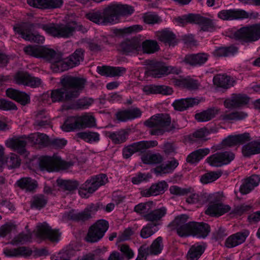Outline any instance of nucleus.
Wrapping results in <instances>:
<instances>
[{
	"label": "nucleus",
	"instance_id": "1",
	"mask_svg": "<svg viewBox=\"0 0 260 260\" xmlns=\"http://www.w3.org/2000/svg\"><path fill=\"white\" fill-rule=\"evenodd\" d=\"M25 53L37 58H42L51 63L54 72H62L78 66L83 61L84 50L77 49L69 57L62 59L61 54L53 49L42 46H28L24 48Z\"/></svg>",
	"mask_w": 260,
	"mask_h": 260
},
{
	"label": "nucleus",
	"instance_id": "2",
	"mask_svg": "<svg viewBox=\"0 0 260 260\" xmlns=\"http://www.w3.org/2000/svg\"><path fill=\"white\" fill-rule=\"evenodd\" d=\"M134 12V8L127 5L111 4L102 11L89 12L86 14V18L96 24L106 25L115 24L118 22L120 16L131 15Z\"/></svg>",
	"mask_w": 260,
	"mask_h": 260
},
{
	"label": "nucleus",
	"instance_id": "3",
	"mask_svg": "<svg viewBox=\"0 0 260 260\" xmlns=\"http://www.w3.org/2000/svg\"><path fill=\"white\" fill-rule=\"evenodd\" d=\"M62 88L52 90L50 98L53 102H63L77 98L83 90L85 79L71 76L60 80Z\"/></svg>",
	"mask_w": 260,
	"mask_h": 260
},
{
	"label": "nucleus",
	"instance_id": "4",
	"mask_svg": "<svg viewBox=\"0 0 260 260\" xmlns=\"http://www.w3.org/2000/svg\"><path fill=\"white\" fill-rule=\"evenodd\" d=\"M155 206L156 204L152 201L141 203L135 206L134 211L146 221L158 226L166 215L167 209L164 206L155 208Z\"/></svg>",
	"mask_w": 260,
	"mask_h": 260
},
{
	"label": "nucleus",
	"instance_id": "5",
	"mask_svg": "<svg viewBox=\"0 0 260 260\" xmlns=\"http://www.w3.org/2000/svg\"><path fill=\"white\" fill-rule=\"evenodd\" d=\"M37 26L41 27L47 34L57 38H68L72 36L75 31L82 30V26L78 25L75 22L67 24L47 23L39 24Z\"/></svg>",
	"mask_w": 260,
	"mask_h": 260
},
{
	"label": "nucleus",
	"instance_id": "6",
	"mask_svg": "<svg viewBox=\"0 0 260 260\" xmlns=\"http://www.w3.org/2000/svg\"><path fill=\"white\" fill-rule=\"evenodd\" d=\"M171 122V117L166 113L156 114L146 120L145 125L151 128L149 133L151 135L159 136L169 131Z\"/></svg>",
	"mask_w": 260,
	"mask_h": 260
},
{
	"label": "nucleus",
	"instance_id": "7",
	"mask_svg": "<svg viewBox=\"0 0 260 260\" xmlns=\"http://www.w3.org/2000/svg\"><path fill=\"white\" fill-rule=\"evenodd\" d=\"M222 192H218L210 194L208 198L209 205L205 213L212 217H219L229 212L231 207L222 203Z\"/></svg>",
	"mask_w": 260,
	"mask_h": 260
},
{
	"label": "nucleus",
	"instance_id": "8",
	"mask_svg": "<svg viewBox=\"0 0 260 260\" xmlns=\"http://www.w3.org/2000/svg\"><path fill=\"white\" fill-rule=\"evenodd\" d=\"M233 38L242 43H251L260 39V23L242 27L233 34Z\"/></svg>",
	"mask_w": 260,
	"mask_h": 260
},
{
	"label": "nucleus",
	"instance_id": "9",
	"mask_svg": "<svg viewBox=\"0 0 260 260\" xmlns=\"http://www.w3.org/2000/svg\"><path fill=\"white\" fill-rule=\"evenodd\" d=\"M39 24H45V23H23L14 27V31L20 34L21 37L26 41H31L37 43H43L45 41L44 36L38 34H33L31 31L36 29L41 28L37 26ZM46 24H47L46 23Z\"/></svg>",
	"mask_w": 260,
	"mask_h": 260
},
{
	"label": "nucleus",
	"instance_id": "10",
	"mask_svg": "<svg viewBox=\"0 0 260 260\" xmlns=\"http://www.w3.org/2000/svg\"><path fill=\"white\" fill-rule=\"evenodd\" d=\"M39 164L42 170H46L48 172L57 171L60 169L65 170L73 166L72 162L64 161L56 155L52 157L43 156L40 159Z\"/></svg>",
	"mask_w": 260,
	"mask_h": 260
},
{
	"label": "nucleus",
	"instance_id": "11",
	"mask_svg": "<svg viewBox=\"0 0 260 260\" xmlns=\"http://www.w3.org/2000/svg\"><path fill=\"white\" fill-rule=\"evenodd\" d=\"M109 228V223L104 219H100L91 225L85 237V240L90 243L100 241Z\"/></svg>",
	"mask_w": 260,
	"mask_h": 260
},
{
	"label": "nucleus",
	"instance_id": "12",
	"mask_svg": "<svg viewBox=\"0 0 260 260\" xmlns=\"http://www.w3.org/2000/svg\"><path fill=\"white\" fill-rule=\"evenodd\" d=\"M180 69L172 66H167L161 62H152L147 67L148 75L159 78L169 74H178Z\"/></svg>",
	"mask_w": 260,
	"mask_h": 260
},
{
	"label": "nucleus",
	"instance_id": "13",
	"mask_svg": "<svg viewBox=\"0 0 260 260\" xmlns=\"http://www.w3.org/2000/svg\"><path fill=\"white\" fill-rule=\"evenodd\" d=\"M188 217L185 214H181L176 217L169 224V226L176 231L181 237H188L191 235L192 222H187Z\"/></svg>",
	"mask_w": 260,
	"mask_h": 260
},
{
	"label": "nucleus",
	"instance_id": "14",
	"mask_svg": "<svg viewBox=\"0 0 260 260\" xmlns=\"http://www.w3.org/2000/svg\"><path fill=\"white\" fill-rule=\"evenodd\" d=\"M99 207L98 204H91L82 211L73 209L67 213V217L74 221L84 222L92 218L98 210Z\"/></svg>",
	"mask_w": 260,
	"mask_h": 260
},
{
	"label": "nucleus",
	"instance_id": "15",
	"mask_svg": "<svg viewBox=\"0 0 260 260\" xmlns=\"http://www.w3.org/2000/svg\"><path fill=\"white\" fill-rule=\"evenodd\" d=\"M235 158V154L230 151L219 152L208 157L206 161L214 167H220L229 164Z\"/></svg>",
	"mask_w": 260,
	"mask_h": 260
},
{
	"label": "nucleus",
	"instance_id": "16",
	"mask_svg": "<svg viewBox=\"0 0 260 260\" xmlns=\"http://www.w3.org/2000/svg\"><path fill=\"white\" fill-rule=\"evenodd\" d=\"M60 234L58 230L52 229L45 222L37 226L36 235L41 239H48L52 242H58Z\"/></svg>",
	"mask_w": 260,
	"mask_h": 260
},
{
	"label": "nucleus",
	"instance_id": "17",
	"mask_svg": "<svg viewBox=\"0 0 260 260\" xmlns=\"http://www.w3.org/2000/svg\"><path fill=\"white\" fill-rule=\"evenodd\" d=\"M118 50L126 55L137 54L141 50V43L135 38L126 39L119 45Z\"/></svg>",
	"mask_w": 260,
	"mask_h": 260
},
{
	"label": "nucleus",
	"instance_id": "18",
	"mask_svg": "<svg viewBox=\"0 0 260 260\" xmlns=\"http://www.w3.org/2000/svg\"><path fill=\"white\" fill-rule=\"evenodd\" d=\"M14 80L17 84L31 87H39L42 83V81L40 78L32 76L27 72L17 73L15 75Z\"/></svg>",
	"mask_w": 260,
	"mask_h": 260
},
{
	"label": "nucleus",
	"instance_id": "19",
	"mask_svg": "<svg viewBox=\"0 0 260 260\" xmlns=\"http://www.w3.org/2000/svg\"><path fill=\"white\" fill-rule=\"evenodd\" d=\"M27 143H28L27 137L24 136V137L9 139L6 141V145L8 148L19 154L26 156L27 154L25 146Z\"/></svg>",
	"mask_w": 260,
	"mask_h": 260
},
{
	"label": "nucleus",
	"instance_id": "20",
	"mask_svg": "<svg viewBox=\"0 0 260 260\" xmlns=\"http://www.w3.org/2000/svg\"><path fill=\"white\" fill-rule=\"evenodd\" d=\"M108 182V178L105 174H100L91 177L84 183L85 188L90 193L95 191L100 186Z\"/></svg>",
	"mask_w": 260,
	"mask_h": 260
},
{
	"label": "nucleus",
	"instance_id": "21",
	"mask_svg": "<svg viewBox=\"0 0 260 260\" xmlns=\"http://www.w3.org/2000/svg\"><path fill=\"white\" fill-rule=\"evenodd\" d=\"M218 17L223 20H233L247 18L248 14L245 11L238 9L223 10L218 12Z\"/></svg>",
	"mask_w": 260,
	"mask_h": 260
},
{
	"label": "nucleus",
	"instance_id": "22",
	"mask_svg": "<svg viewBox=\"0 0 260 260\" xmlns=\"http://www.w3.org/2000/svg\"><path fill=\"white\" fill-rule=\"evenodd\" d=\"M251 140L250 134L245 133L236 135H230L222 141V145L226 147H233L245 143Z\"/></svg>",
	"mask_w": 260,
	"mask_h": 260
},
{
	"label": "nucleus",
	"instance_id": "23",
	"mask_svg": "<svg viewBox=\"0 0 260 260\" xmlns=\"http://www.w3.org/2000/svg\"><path fill=\"white\" fill-rule=\"evenodd\" d=\"M201 100L198 98H187L176 100L172 104L175 110L183 111L187 109L198 105Z\"/></svg>",
	"mask_w": 260,
	"mask_h": 260
},
{
	"label": "nucleus",
	"instance_id": "24",
	"mask_svg": "<svg viewBox=\"0 0 260 260\" xmlns=\"http://www.w3.org/2000/svg\"><path fill=\"white\" fill-rule=\"evenodd\" d=\"M249 101L248 97L246 95L233 94L230 98L224 101V106L229 109L238 108L247 104Z\"/></svg>",
	"mask_w": 260,
	"mask_h": 260
},
{
	"label": "nucleus",
	"instance_id": "25",
	"mask_svg": "<svg viewBox=\"0 0 260 260\" xmlns=\"http://www.w3.org/2000/svg\"><path fill=\"white\" fill-rule=\"evenodd\" d=\"M3 252L6 256L11 257H26L32 254L31 249L25 246H20L17 248H6Z\"/></svg>",
	"mask_w": 260,
	"mask_h": 260
},
{
	"label": "nucleus",
	"instance_id": "26",
	"mask_svg": "<svg viewBox=\"0 0 260 260\" xmlns=\"http://www.w3.org/2000/svg\"><path fill=\"white\" fill-rule=\"evenodd\" d=\"M210 231V226L204 222H192L191 235L200 239L205 238Z\"/></svg>",
	"mask_w": 260,
	"mask_h": 260
},
{
	"label": "nucleus",
	"instance_id": "27",
	"mask_svg": "<svg viewBox=\"0 0 260 260\" xmlns=\"http://www.w3.org/2000/svg\"><path fill=\"white\" fill-rule=\"evenodd\" d=\"M249 234V232L247 230L233 234L226 239L225 245L228 248H233L240 245L245 242Z\"/></svg>",
	"mask_w": 260,
	"mask_h": 260
},
{
	"label": "nucleus",
	"instance_id": "28",
	"mask_svg": "<svg viewBox=\"0 0 260 260\" xmlns=\"http://www.w3.org/2000/svg\"><path fill=\"white\" fill-rule=\"evenodd\" d=\"M168 185L165 181H160L153 184L149 188L142 190L141 194L144 197L156 196L164 193Z\"/></svg>",
	"mask_w": 260,
	"mask_h": 260
},
{
	"label": "nucleus",
	"instance_id": "29",
	"mask_svg": "<svg viewBox=\"0 0 260 260\" xmlns=\"http://www.w3.org/2000/svg\"><path fill=\"white\" fill-rule=\"evenodd\" d=\"M156 36L159 41L170 47H174L178 44L176 35L170 30L164 29L158 31Z\"/></svg>",
	"mask_w": 260,
	"mask_h": 260
},
{
	"label": "nucleus",
	"instance_id": "30",
	"mask_svg": "<svg viewBox=\"0 0 260 260\" xmlns=\"http://www.w3.org/2000/svg\"><path fill=\"white\" fill-rule=\"evenodd\" d=\"M6 94L10 99L15 100L22 105H25L30 102V97L28 94L14 88L7 89Z\"/></svg>",
	"mask_w": 260,
	"mask_h": 260
},
{
	"label": "nucleus",
	"instance_id": "31",
	"mask_svg": "<svg viewBox=\"0 0 260 260\" xmlns=\"http://www.w3.org/2000/svg\"><path fill=\"white\" fill-rule=\"evenodd\" d=\"M14 186L26 192H32L37 188L38 183L30 177H22L16 181Z\"/></svg>",
	"mask_w": 260,
	"mask_h": 260
},
{
	"label": "nucleus",
	"instance_id": "32",
	"mask_svg": "<svg viewBox=\"0 0 260 260\" xmlns=\"http://www.w3.org/2000/svg\"><path fill=\"white\" fill-rule=\"evenodd\" d=\"M98 73L102 76L107 77L120 76L126 72V69L123 67H111L109 66L98 67Z\"/></svg>",
	"mask_w": 260,
	"mask_h": 260
},
{
	"label": "nucleus",
	"instance_id": "33",
	"mask_svg": "<svg viewBox=\"0 0 260 260\" xmlns=\"http://www.w3.org/2000/svg\"><path fill=\"white\" fill-rule=\"evenodd\" d=\"M209 55L205 53H199L187 55L184 58V62L192 66H201L208 59Z\"/></svg>",
	"mask_w": 260,
	"mask_h": 260
},
{
	"label": "nucleus",
	"instance_id": "34",
	"mask_svg": "<svg viewBox=\"0 0 260 260\" xmlns=\"http://www.w3.org/2000/svg\"><path fill=\"white\" fill-rule=\"evenodd\" d=\"M143 90L147 94L159 93L163 95H170L173 93L172 88L165 85H146L143 87Z\"/></svg>",
	"mask_w": 260,
	"mask_h": 260
},
{
	"label": "nucleus",
	"instance_id": "35",
	"mask_svg": "<svg viewBox=\"0 0 260 260\" xmlns=\"http://www.w3.org/2000/svg\"><path fill=\"white\" fill-rule=\"evenodd\" d=\"M50 125L49 117L46 115L44 110L38 111L35 116V122L33 125L36 130L46 128Z\"/></svg>",
	"mask_w": 260,
	"mask_h": 260
},
{
	"label": "nucleus",
	"instance_id": "36",
	"mask_svg": "<svg viewBox=\"0 0 260 260\" xmlns=\"http://www.w3.org/2000/svg\"><path fill=\"white\" fill-rule=\"evenodd\" d=\"M242 153L246 157L259 153L260 141H253L245 144L242 147Z\"/></svg>",
	"mask_w": 260,
	"mask_h": 260
},
{
	"label": "nucleus",
	"instance_id": "37",
	"mask_svg": "<svg viewBox=\"0 0 260 260\" xmlns=\"http://www.w3.org/2000/svg\"><path fill=\"white\" fill-rule=\"evenodd\" d=\"M175 84L178 86L186 88L189 90H197L200 86V83L197 80L189 77L183 79H177L175 81Z\"/></svg>",
	"mask_w": 260,
	"mask_h": 260
},
{
	"label": "nucleus",
	"instance_id": "38",
	"mask_svg": "<svg viewBox=\"0 0 260 260\" xmlns=\"http://www.w3.org/2000/svg\"><path fill=\"white\" fill-rule=\"evenodd\" d=\"M128 136V132L124 129H121L116 132H108L107 133V136L115 144H120L124 143L127 140Z\"/></svg>",
	"mask_w": 260,
	"mask_h": 260
},
{
	"label": "nucleus",
	"instance_id": "39",
	"mask_svg": "<svg viewBox=\"0 0 260 260\" xmlns=\"http://www.w3.org/2000/svg\"><path fill=\"white\" fill-rule=\"evenodd\" d=\"M213 83L218 87L228 89L234 85V81L225 74H219L213 78Z\"/></svg>",
	"mask_w": 260,
	"mask_h": 260
},
{
	"label": "nucleus",
	"instance_id": "40",
	"mask_svg": "<svg viewBox=\"0 0 260 260\" xmlns=\"http://www.w3.org/2000/svg\"><path fill=\"white\" fill-rule=\"evenodd\" d=\"M220 110L215 107L209 108L195 114V118L199 122H206L214 118L219 113Z\"/></svg>",
	"mask_w": 260,
	"mask_h": 260
},
{
	"label": "nucleus",
	"instance_id": "41",
	"mask_svg": "<svg viewBox=\"0 0 260 260\" xmlns=\"http://www.w3.org/2000/svg\"><path fill=\"white\" fill-rule=\"evenodd\" d=\"M206 245L204 243H196L193 245L188 251L187 257L188 260H198L204 253Z\"/></svg>",
	"mask_w": 260,
	"mask_h": 260
},
{
	"label": "nucleus",
	"instance_id": "42",
	"mask_svg": "<svg viewBox=\"0 0 260 260\" xmlns=\"http://www.w3.org/2000/svg\"><path fill=\"white\" fill-rule=\"evenodd\" d=\"M209 153L210 149L209 148L198 149L192 152L187 156L186 161L191 164H197Z\"/></svg>",
	"mask_w": 260,
	"mask_h": 260
},
{
	"label": "nucleus",
	"instance_id": "43",
	"mask_svg": "<svg viewBox=\"0 0 260 260\" xmlns=\"http://www.w3.org/2000/svg\"><path fill=\"white\" fill-rule=\"evenodd\" d=\"M28 143L31 144H38L41 146H46L49 143L48 137L44 134L35 133L27 136Z\"/></svg>",
	"mask_w": 260,
	"mask_h": 260
},
{
	"label": "nucleus",
	"instance_id": "44",
	"mask_svg": "<svg viewBox=\"0 0 260 260\" xmlns=\"http://www.w3.org/2000/svg\"><path fill=\"white\" fill-rule=\"evenodd\" d=\"M200 25L201 30L204 31H212L215 28L213 21L207 18L196 15L195 23Z\"/></svg>",
	"mask_w": 260,
	"mask_h": 260
},
{
	"label": "nucleus",
	"instance_id": "45",
	"mask_svg": "<svg viewBox=\"0 0 260 260\" xmlns=\"http://www.w3.org/2000/svg\"><path fill=\"white\" fill-rule=\"evenodd\" d=\"M78 117H70L64 122L61 126L62 129L66 132L74 131L76 129H81Z\"/></svg>",
	"mask_w": 260,
	"mask_h": 260
},
{
	"label": "nucleus",
	"instance_id": "46",
	"mask_svg": "<svg viewBox=\"0 0 260 260\" xmlns=\"http://www.w3.org/2000/svg\"><path fill=\"white\" fill-rule=\"evenodd\" d=\"M81 128H90L96 126L95 118L89 113H86L78 117Z\"/></svg>",
	"mask_w": 260,
	"mask_h": 260
},
{
	"label": "nucleus",
	"instance_id": "47",
	"mask_svg": "<svg viewBox=\"0 0 260 260\" xmlns=\"http://www.w3.org/2000/svg\"><path fill=\"white\" fill-rule=\"evenodd\" d=\"M238 51V48L234 46L229 47H216L213 52V54L216 57H223L234 54Z\"/></svg>",
	"mask_w": 260,
	"mask_h": 260
},
{
	"label": "nucleus",
	"instance_id": "48",
	"mask_svg": "<svg viewBox=\"0 0 260 260\" xmlns=\"http://www.w3.org/2000/svg\"><path fill=\"white\" fill-rule=\"evenodd\" d=\"M247 116V114L243 111H236L229 114H224L220 116V120L228 121H237L241 120L245 118Z\"/></svg>",
	"mask_w": 260,
	"mask_h": 260
},
{
	"label": "nucleus",
	"instance_id": "49",
	"mask_svg": "<svg viewBox=\"0 0 260 260\" xmlns=\"http://www.w3.org/2000/svg\"><path fill=\"white\" fill-rule=\"evenodd\" d=\"M141 159L145 164L155 165L161 163L163 157L159 153H147L143 155Z\"/></svg>",
	"mask_w": 260,
	"mask_h": 260
},
{
	"label": "nucleus",
	"instance_id": "50",
	"mask_svg": "<svg viewBox=\"0 0 260 260\" xmlns=\"http://www.w3.org/2000/svg\"><path fill=\"white\" fill-rule=\"evenodd\" d=\"M179 163L178 161L175 159L168 161L166 165H162L160 167H157L155 169L156 174L160 173H169L174 170L177 167Z\"/></svg>",
	"mask_w": 260,
	"mask_h": 260
},
{
	"label": "nucleus",
	"instance_id": "51",
	"mask_svg": "<svg viewBox=\"0 0 260 260\" xmlns=\"http://www.w3.org/2000/svg\"><path fill=\"white\" fill-rule=\"evenodd\" d=\"M57 182L60 189L64 191H73L76 189L79 185L76 181L58 179Z\"/></svg>",
	"mask_w": 260,
	"mask_h": 260
},
{
	"label": "nucleus",
	"instance_id": "52",
	"mask_svg": "<svg viewBox=\"0 0 260 260\" xmlns=\"http://www.w3.org/2000/svg\"><path fill=\"white\" fill-rule=\"evenodd\" d=\"M78 137L88 143H93L100 140V135L96 132H84L77 134Z\"/></svg>",
	"mask_w": 260,
	"mask_h": 260
},
{
	"label": "nucleus",
	"instance_id": "53",
	"mask_svg": "<svg viewBox=\"0 0 260 260\" xmlns=\"http://www.w3.org/2000/svg\"><path fill=\"white\" fill-rule=\"evenodd\" d=\"M163 247L162 238L161 237H158L148 247V252L150 254L157 255L161 253Z\"/></svg>",
	"mask_w": 260,
	"mask_h": 260
},
{
	"label": "nucleus",
	"instance_id": "54",
	"mask_svg": "<svg viewBox=\"0 0 260 260\" xmlns=\"http://www.w3.org/2000/svg\"><path fill=\"white\" fill-rule=\"evenodd\" d=\"M222 174L221 171H211L203 175L200 178V181L203 184L211 183L218 179Z\"/></svg>",
	"mask_w": 260,
	"mask_h": 260
},
{
	"label": "nucleus",
	"instance_id": "55",
	"mask_svg": "<svg viewBox=\"0 0 260 260\" xmlns=\"http://www.w3.org/2000/svg\"><path fill=\"white\" fill-rule=\"evenodd\" d=\"M158 230V226L150 223H148L141 229L140 236L143 239L148 238L157 232Z\"/></svg>",
	"mask_w": 260,
	"mask_h": 260
},
{
	"label": "nucleus",
	"instance_id": "56",
	"mask_svg": "<svg viewBox=\"0 0 260 260\" xmlns=\"http://www.w3.org/2000/svg\"><path fill=\"white\" fill-rule=\"evenodd\" d=\"M48 201L47 198L43 194H37L33 197L31 201V208L41 209L45 207Z\"/></svg>",
	"mask_w": 260,
	"mask_h": 260
},
{
	"label": "nucleus",
	"instance_id": "57",
	"mask_svg": "<svg viewBox=\"0 0 260 260\" xmlns=\"http://www.w3.org/2000/svg\"><path fill=\"white\" fill-rule=\"evenodd\" d=\"M141 48L145 53H153L159 49V46L155 41L146 40L141 44Z\"/></svg>",
	"mask_w": 260,
	"mask_h": 260
},
{
	"label": "nucleus",
	"instance_id": "58",
	"mask_svg": "<svg viewBox=\"0 0 260 260\" xmlns=\"http://www.w3.org/2000/svg\"><path fill=\"white\" fill-rule=\"evenodd\" d=\"M137 152H143L146 149L154 147L157 145L158 143L155 140L142 141L133 143Z\"/></svg>",
	"mask_w": 260,
	"mask_h": 260
},
{
	"label": "nucleus",
	"instance_id": "59",
	"mask_svg": "<svg viewBox=\"0 0 260 260\" xmlns=\"http://www.w3.org/2000/svg\"><path fill=\"white\" fill-rule=\"evenodd\" d=\"M32 235L30 232H22L14 238L12 243L13 244H23L30 241Z\"/></svg>",
	"mask_w": 260,
	"mask_h": 260
},
{
	"label": "nucleus",
	"instance_id": "60",
	"mask_svg": "<svg viewBox=\"0 0 260 260\" xmlns=\"http://www.w3.org/2000/svg\"><path fill=\"white\" fill-rule=\"evenodd\" d=\"M142 18L145 23L149 24L158 23L161 21V18L157 15L151 12L145 13Z\"/></svg>",
	"mask_w": 260,
	"mask_h": 260
},
{
	"label": "nucleus",
	"instance_id": "61",
	"mask_svg": "<svg viewBox=\"0 0 260 260\" xmlns=\"http://www.w3.org/2000/svg\"><path fill=\"white\" fill-rule=\"evenodd\" d=\"M196 17V14H189L188 15H184L182 17L176 18L175 20L177 22L178 25L184 26L188 23L194 24Z\"/></svg>",
	"mask_w": 260,
	"mask_h": 260
},
{
	"label": "nucleus",
	"instance_id": "62",
	"mask_svg": "<svg viewBox=\"0 0 260 260\" xmlns=\"http://www.w3.org/2000/svg\"><path fill=\"white\" fill-rule=\"evenodd\" d=\"M186 198V201L188 204H198L202 205L204 201V198L203 195L196 192H192Z\"/></svg>",
	"mask_w": 260,
	"mask_h": 260
},
{
	"label": "nucleus",
	"instance_id": "63",
	"mask_svg": "<svg viewBox=\"0 0 260 260\" xmlns=\"http://www.w3.org/2000/svg\"><path fill=\"white\" fill-rule=\"evenodd\" d=\"M191 188H181L176 185L171 186L169 189L171 194L178 196H184L189 192H191Z\"/></svg>",
	"mask_w": 260,
	"mask_h": 260
},
{
	"label": "nucleus",
	"instance_id": "64",
	"mask_svg": "<svg viewBox=\"0 0 260 260\" xmlns=\"http://www.w3.org/2000/svg\"><path fill=\"white\" fill-rule=\"evenodd\" d=\"M7 165L10 169L18 167L20 165V159L17 155L12 153L7 159Z\"/></svg>",
	"mask_w": 260,
	"mask_h": 260
}]
</instances>
